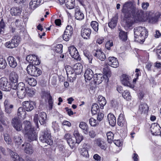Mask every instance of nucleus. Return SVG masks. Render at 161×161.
Returning <instances> with one entry per match:
<instances>
[{
    "label": "nucleus",
    "mask_w": 161,
    "mask_h": 161,
    "mask_svg": "<svg viewBox=\"0 0 161 161\" xmlns=\"http://www.w3.org/2000/svg\"><path fill=\"white\" fill-rule=\"evenodd\" d=\"M121 12L125 21V25L127 27H131L134 21H141L142 19V14H136V8L131 1L125 3Z\"/></svg>",
    "instance_id": "nucleus-1"
},
{
    "label": "nucleus",
    "mask_w": 161,
    "mask_h": 161,
    "mask_svg": "<svg viewBox=\"0 0 161 161\" xmlns=\"http://www.w3.org/2000/svg\"><path fill=\"white\" fill-rule=\"evenodd\" d=\"M134 33L135 40L140 42L144 40L148 32L145 27H139L134 29Z\"/></svg>",
    "instance_id": "nucleus-2"
},
{
    "label": "nucleus",
    "mask_w": 161,
    "mask_h": 161,
    "mask_svg": "<svg viewBox=\"0 0 161 161\" xmlns=\"http://www.w3.org/2000/svg\"><path fill=\"white\" fill-rule=\"evenodd\" d=\"M51 138V133L50 131L46 129L42 132L41 136L39 137V139L43 143L51 145L53 144V142Z\"/></svg>",
    "instance_id": "nucleus-3"
},
{
    "label": "nucleus",
    "mask_w": 161,
    "mask_h": 161,
    "mask_svg": "<svg viewBox=\"0 0 161 161\" xmlns=\"http://www.w3.org/2000/svg\"><path fill=\"white\" fill-rule=\"evenodd\" d=\"M28 73L31 76L37 77L42 73V71L39 68L33 65L29 64L26 69Z\"/></svg>",
    "instance_id": "nucleus-4"
},
{
    "label": "nucleus",
    "mask_w": 161,
    "mask_h": 161,
    "mask_svg": "<svg viewBox=\"0 0 161 161\" xmlns=\"http://www.w3.org/2000/svg\"><path fill=\"white\" fill-rule=\"evenodd\" d=\"M160 15V13L158 12H156L153 11L150 12L148 14V19L149 22L153 24L156 23L158 21Z\"/></svg>",
    "instance_id": "nucleus-5"
},
{
    "label": "nucleus",
    "mask_w": 161,
    "mask_h": 161,
    "mask_svg": "<svg viewBox=\"0 0 161 161\" xmlns=\"http://www.w3.org/2000/svg\"><path fill=\"white\" fill-rule=\"evenodd\" d=\"M1 84L2 85V89L4 91H9L11 88L14 89L13 84L8 82L7 79L5 77L2 78L1 79Z\"/></svg>",
    "instance_id": "nucleus-6"
},
{
    "label": "nucleus",
    "mask_w": 161,
    "mask_h": 161,
    "mask_svg": "<svg viewBox=\"0 0 161 161\" xmlns=\"http://www.w3.org/2000/svg\"><path fill=\"white\" fill-rule=\"evenodd\" d=\"M73 32V29L72 27L69 25H68L66 27L63 36L64 40L66 41H68L71 38Z\"/></svg>",
    "instance_id": "nucleus-7"
},
{
    "label": "nucleus",
    "mask_w": 161,
    "mask_h": 161,
    "mask_svg": "<svg viewBox=\"0 0 161 161\" xmlns=\"http://www.w3.org/2000/svg\"><path fill=\"white\" fill-rule=\"evenodd\" d=\"M18 78V75L14 71H12L9 75V79L11 83L13 84L14 89H15L17 88L16 85H17Z\"/></svg>",
    "instance_id": "nucleus-8"
},
{
    "label": "nucleus",
    "mask_w": 161,
    "mask_h": 161,
    "mask_svg": "<svg viewBox=\"0 0 161 161\" xmlns=\"http://www.w3.org/2000/svg\"><path fill=\"white\" fill-rule=\"evenodd\" d=\"M11 123L17 131H20L22 129V122L17 117H15L13 118Z\"/></svg>",
    "instance_id": "nucleus-9"
},
{
    "label": "nucleus",
    "mask_w": 161,
    "mask_h": 161,
    "mask_svg": "<svg viewBox=\"0 0 161 161\" xmlns=\"http://www.w3.org/2000/svg\"><path fill=\"white\" fill-rule=\"evenodd\" d=\"M68 51L71 56L75 59L78 60L80 59V57L76 48L74 46H72L69 47Z\"/></svg>",
    "instance_id": "nucleus-10"
},
{
    "label": "nucleus",
    "mask_w": 161,
    "mask_h": 161,
    "mask_svg": "<svg viewBox=\"0 0 161 161\" xmlns=\"http://www.w3.org/2000/svg\"><path fill=\"white\" fill-rule=\"evenodd\" d=\"M26 60L32 65H38L40 64V62L37 57L33 55H28L26 57Z\"/></svg>",
    "instance_id": "nucleus-11"
},
{
    "label": "nucleus",
    "mask_w": 161,
    "mask_h": 161,
    "mask_svg": "<svg viewBox=\"0 0 161 161\" xmlns=\"http://www.w3.org/2000/svg\"><path fill=\"white\" fill-rule=\"evenodd\" d=\"M93 54L94 56L102 61H104L106 58L105 54L101 49L94 50L93 52Z\"/></svg>",
    "instance_id": "nucleus-12"
},
{
    "label": "nucleus",
    "mask_w": 161,
    "mask_h": 161,
    "mask_svg": "<svg viewBox=\"0 0 161 161\" xmlns=\"http://www.w3.org/2000/svg\"><path fill=\"white\" fill-rule=\"evenodd\" d=\"M121 80L122 84L125 86L130 87L133 88L134 86L130 83L129 76L123 74L121 78Z\"/></svg>",
    "instance_id": "nucleus-13"
},
{
    "label": "nucleus",
    "mask_w": 161,
    "mask_h": 161,
    "mask_svg": "<svg viewBox=\"0 0 161 161\" xmlns=\"http://www.w3.org/2000/svg\"><path fill=\"white\" fill-rule=\"evenodd\" d=\"M37 136L36 132L34 131H28L26 134V138L28 141L31 142L37 139Z\"/></svg>",
    "instance_id": "nucleus-14"
},
{
    "label": "nucleus",
    "mask_w": 161,
    "mask_h": 161,
    "mask_svg": "<svg viewBox=\"0 0 161 161\" xmlns=\"http://www.w3.org/2000/svg\"><path fill=\"white\" fill-rule=\"evenodd\" d=\"M161 128L157 124H154L152 125L151 127V132L154 135L157 136L160 135L161 134Z\"/></svg>",
    "instance_id": "nucleus-15"
},
{
    "label": "nucleus",
    "mask_w": 161,
    "mask_h": 161,
    "mask_svg": "<svg viewBox=\"0 0 161 161\" xmlns=\"http://www.w3.org/2000/svg\"><path fill=\"white\" fill-rule=\"evenodd\" d=\"M22 147H24L23 149L24 152L27 154H31L33 152V150L31 145L28 143H25L22 145Z\"/></svg>",
    "instance_id": "nucleus-16"
},
{
    "label": "nucleus",
    "mask_w": 161,
    "mask_h": 161,
    "mask_svg": "<svg viewBox=\"0 0 161 161\" xmlns=\"http://www.w3.org/2000/svg\"><path fill=\"white\" fill-rule=\"evenodd\" d=\"M81 35L84 39L89 38L91 33V30L89 28H83L81 30Z\"/></svg>",
    "instance_id": "nucleus-17"
},
{
    "label": "nucleus",
    "mask_w": 161,
    "mask_h": 161,
    "mask_svg": "<svg viewBox=\"0 0 161 161\" xmlns=\"http://www.w3.org/2000/svg\"><path fill=\"white\" fill-rule=\"evenodd\" d=\"M5 107V111L7 114H10L12 111L14 106L10 104L8 100H6L4 103Z\"/></svg>",
    "instance_id": "nucleus-18"
},
{
    "label": "nucleus",
    "mask_w": 161,
    "mask_h": 161,
    "mask_svg": "<svg viewBox=\"0 0 161 161\" xmlns=\"http://www.w3.org/2000/svg\"><path fill=\"white\" fill-rule=\"evenodd\" d=\"M23 108L27 111H31L34 109L33 103L29 101L23 102Z\"/></svg>",
    "instance_id": "nucleus-19"
},
{
    "label": "nucleus",
    "mask_w": 161,
    "mask_h": 161,
    "mask_svg": "<svg viewBox=\"0 0 161 161\" xmlns=\"http://www.w3.org/2000/svg\"><path fill=\"white\" fill-rule=\"evenodd\" d=\"M149 107L146 103H141L139 106L138 113L140 114H145L148 112Z\"/></svg>",
    "instance_id": "nucleus-20"
},
{
    "label": "nucleus",
    "mask_w": 161,
    "mask_h": 161,
    "mask_svg": "<svg viewBox=\"0 0 161 161\" xmlns=\"http://www.w3.org/2000/svg\"><path fill=\"white\" fill-rule=\"evenodd\" d=\"M108 63L109 65L114 68L117 67L119 64L117 59L114 57H109L108 58Z\"/></svg>",
    "instance_id": "nucleus-21"
},
{
    "label": "nucleus",
    "mask_w": 161,
    "mask_h": 161,
    "mask_svg": "<svg viewBox=\"0 0 161 161\" xmlns=\"http://www.w3.org/2000/svg\"><path fill=\"white\" fill-rule=\"evenodd\" d=\"M93 71L90 69H88L86 70L84 74L85 81L89 80L93 77Z\"/></svg>",
    "instance_id": "nucleus-22"
},
{
    "label": "nucleus",
    "mask_w": 161,
    "mask_h": 161,
    "mask_svg": "<svg viewBox=\"0 0 161 161\" xmlns=\"http://www.w3.org/2000/svg\"><path fill=\"white\" fill-rule=\"evenodd\" d=\"M94 83L97 84H99L101 83L103 79H104L103 75L101 74L95 75L93 77Z\"/></svg>",
    "instance_id": "nucleus-23"
},
{
    "label": "nucleus",
    "mask_w": 161,
    "mask_h": 161,
    "mask_svg": "<svg viewBox=\"0 0 161 161\" xmlns=\"http://www.w3.org/2000/svg\"><path fill=\"white\" fill-rule=\"evenodd\" d=\"M47 118V114L45 112H42L39 113L38 119L41 125H43L45 123Z\"/></svg>",
    "instance_id": "nucleus-24"
},
{
    "label": "nucleus",
    "mask_w": 161,
    "mask_h": 161,
    "mask_svg": "<svg viewBox=\"0 0 161 161\" xmlns=\"http://www.w3.org/2000/svg\"><path fill=\"white\" fill-rule=\"evenodd\" d=\"M42 0H31L29 3L30 8L32 9H35L41 3Z\"/></svg>",
    "instance_id": "nucleus-25"
},
{
    "label": "nucleus",
    "mask_w": 161,
    "mask_h": 161,
    "mask_svg": "<svg viewBox=\"0 0 161 161\" xmlns=\"http://www.w3.org/2000/svg\"><path fill=\"white\" fill-rule=\"evenodd\" d=\"M24 125L25 126L24 129L26 132L28 131H33L34 130V127L31 125L29 121L26 120L24 121Z\"/></svg>",
    "instance_id": "nucleus-26"
},
{
    "label": "nucleus",
    "mask_w": 161,
    "mask_h": 161,
    "mask_svg": "<svg viewBox=\"0 0 161 161\" xmlns=\"http://www.w3.org/2000/svg\"><path fill=\"white\" fill-rule=\"evenodd\" d=\"M7 150L13 161H20L19 157L17 153L12 151L9 149H8Z\"/></svg>",
    "instance_id": "nucleus-27"
},
{
    "label": "nucleus",
    "mask_w": 161,
    "mask_h": 161,
    "mask_svg": "<svg viewBox=\"0 0 161 161\" xmlns=\"http://www.w3.org/2000/svg\"><path fill=\"white\" fill-rule=\"evenodd\" d=\"M108 119L109 124L112 126H114L116 123V119L114 115L111 114H109L108 115Z\"/></svg>",
    "instance_id": "nucleus-28"
},
{
    "label": "nucleus",
    "mask_w": 161,
    "mask_h": 161,
    "mask_svg": "<svg viewBox=\"0 0 161 161\" xmlns=\"http://www.w3.org/2000/svg\"><path fill=\"white\" fill-rule=\"evenodd\" d=\"M23 141V137L21 135L17 134L14 137V141L16 144L20 145Z\"/></svg>",
    "instance_id": "nucleus-29"
},
{
    "label": "nucleus",
    "mask_w": 161,
    "mask_h": 161,
    "mask_svg": "<svg viewBox=\"0 0 161 161\" xmlns=\"http://www.w3.org/2000/svg\"><path fill=\"white\" fill-rule=\"evenodd\" d=\"M9 65L11 67L15 68L17 64L16 60L12 56H9L7 58Z\"/></svg>",
    "instance_id": "nucleus-30"
},
{
    "label": "nucleus",
    "mask_w": 161,
    "mask_h": 161,
    "mask_svg": "<svg viewBox=\"0 0 161 161\" xmlns=\"http://www.w3.org/2000/svg\"><path fill=\"white\" fill-rule=\"evenodd\" d=\"M94 143L100 147L101 149L104 150L106 149L105 143L100 139H95L94 141Z\"/></svg>",
    "instance_id": "nucleus-31"
},
{
    "label": "nucleus",
    "mask_w": 161,
    "mask_h": 161,
    "mask_svg": "<svg viewBox=\"0 0 161 161\" xmlns=\"http://www.w3.org/2000/svg\"><path fill=\"white\" fill-rule=\"evenodd\" d=\"M65 3L66 7L69 9H73L75 6V0H65Z\"/></svg>",
    "instance_id": "nucleus-32"
},
{
    "label": "nucleus",
    "mask_w": 161,
    "mask_h": 161,
    "mask_svg": "<svg viewBox=\"0 0 161 161\" xmlns=\"http://www.w3.org/2000/svg\"><path fill=\"white\" fill-rule=\"evenodd\" d=\"M80 128L82 130L83 133L87 134L88 132V127L87 124L84 122H81L79 125Z\"/></svg>",
    "instance_id": "nucleus-33"
},
{
    "label": "nucleus",
    "mask_w": 161,
    "mask_h": 161,
    "mask_svg": "<svg viewBox=\"0 0 161 161\" xmlns=\"http://www.w3.org/2000/svg\"><path fill=\"white\" fill-rule=\"evenodd\" d=\"M74 135L76 139L75 143L77 144L80 143L83 139V136L80 135L77 130H75L74 131Z\"/></svg>",
    "instance_id": "nucleus-34"
},
{
    "label": "nucleus",
    "mask_w": 161,
    "mask_h": 161,
    "mask_svg": "<svg viewBox=\"0 0 161 161\" xmlns=\"http://www.w3.org/2000/svg\"><path fill=\"white\" fill-rule=\"evenodd\" d=\"M10 12L12 15L16 16L19 15L21 14V10L19 8L15 7L11 8Z\"/></svg>",
    "instance_id": "nucleus-35"
},
{
    "label": "nucleus",
    "mask_w": 161,
    "mask_h": 161,
    "mask_svg": "<svg viewBox=\"0 0 161 161\" xmlns=\"http://www.w3.org/2000/svg\"><path fill=\"white\" fill-rule=\"evenodd\" d=\"M73 69L76 73L80 74L82 71V66L80 63H76L73 66Z\"/></svg>",
    "instance_id": "nucleus-36"
},
{
    "label": "nucleus",
    "mask_w": 161,
    "mask_h": 161,
    "mask_svg": "<svg viewBox=\"0 0 161 161\" xmlns=\"http://www.w3.org/2000/svg\"><path fill=\"white\" fill-rule=\"evenodd\" d=\"M25 110L24 109L23 107H19L18 110L17 115L19 117L22 118L23 119L25 117L26 112Z\"/></svg>",
    "instance_id": "nucleus-37"
},
{
    "label": "nucleus",
    "mask_w": 161,
    "mask_h": 161,
    "mask_svg": "<svg viewBox=\"0 0 161 161\" xmlns=\"http://www.w3.org/2000/svg\"><path fill=\"white\" fill-rule=\"evenodd\" d=\"M75 18L78 20H81L84 18V14L77 8L75 10Z\"/></svg>",
    "instance_id": "nucleus-38"
},
{
    "label": "nucleus",
    "mask_w": 161,
    "mask_h": 161,
    "mask_svg": "<svg viewBox=\"0 0 161 161\" xmlns=\"http://www.w3.org/2000/svg\"><path fill=\"white\" fill-rule=\"evenodd\" d=\"M20 38L19 36H14L11 39L12 42H13L14 47H16L18 46L20 42Z\"/></svg>",
    "instance_id": "nucleus-39"
},
{
    "label": "nucleus",
    "mask_w": 161,
    "mask_h": 161,
    "mask_svg": "<svg viewBox=\"0 0 161 161\" xmlns=\"http://www.w3.org/2000/svg\"><path fill=\"white\" fill-rule=\"evenodd\" d=\"M20 38L19 36H14L11 39L12 42H13L14 47H16L18 46L20 42Z\"/></svg>",
    "instance_id": "nucleus-40"
},
{
    "label": "nucleus",
    "mask_w": 161,
    "mask_h": 161,
    "mask_svg": "<svg viewBox=\"0 0 161 161\" xmlns=\"http://www.w3.org/2000/svg\"><path fill=\"white\" fill-rule=\"evenodd\" d=\"M20 38L19 36H14L11 39L12 42H13L14 47H16L18 46L20 42Z\"/></svg>",
    "instance_id": "nucleus-41"
},
{
    "label": "nucleus",
    "mask_w": 161,
    "mask_h": 161,
    "mask_svg": "<svg viewBox=\"0 0 161 161\" xmlns=\"http://www.w3.org/2000/svg\"><path fill=\"white\" fill-rule=\"evenodd\" d=\"M98 102L100 106V108L103 109L104 106L106 103V101L105 98L102 96H99L98 97Z\"/></svg>",
    "instance_id": "nucleus-42"
},
{
    "label": "nucleus",
    "mask_w": 161,
    "mask_h": 161,
    "mask_svg": "<svg viewBox=\"0 0 161 161\" xmlns=\"http://www.w3.org/2000/svg\"><path fill=\"white\" fill-rule=\"evenodd\" d=\"M117 22V18L115 17H113L108 23L109 27L112 29H114L116 26Z\"/></svg>",
    "instance_id": "nucleus-43"
},
{
    "label": "nucleus",
    "mask_w": 161,
    "mask_h": 161,
    "mask_svg": "<svg viewBox=\"0 0 161 161\" xmlns=\"http://www.w3.org/2000/svg\"><path fill=\"white\" fill-rule=\"evenodd\" d=\"M70 69L72 70L71 67L70 66L65 67V69L66 71L67 76L69 77H71L72 78H74L75 76V73H74V71H73L72 70L71 71L70 70H69V69Z\"/></svg>",
    "instance_id": "nucleus-44"
},
{
    "label": "nucleus",
    "mask_w": 161,
    "mask_h": 161,
    "mask_svg": "<svg viewBox=\"0 0 161 161\" xmlns=\"http://www.w3.org/2000/svg\"><path fill=\"white\" fill-rule=\"evenodd\" d=\"M25 81H27L28 84L33 86H35L37 84V81L35 79L33 78H26Z\"/></svg>",
    "instance_id": "nucleus-45"
},
{
    "label": "nucleus",
    "mask_w": 161,
    "mask_h": 161,
    "mask_svg": "<svg viewBox=\"0 0 161 161\" xmlns=\"http://www.w3.org/2000/svg\"><path fill=\"white\" fill-rule=\"evenodd\" d=\"M103 74L104 75H103V77L104 78L107 77V80L108 81L109 80V77H110L111 76V72L110 70H109L107 68H104L103 70Z\"/></svg>",
    "instance_id": "nucleus-46"
},
{
    "label": "nucleus",
    "mask_w": 161,
    "mask_h": 161,
    "mask_svg": "<svg viewBox=\"0 0 161 161\" xmlns=\"http://www.w3.org/2000/svg\"><path fill=\"white\" fill-rule=\"evenodd\" d=\"M99 108L98 105L96 103L93 104L92 107L91 111L93 114H96L99 111Z\"/></svg>",
    "instance_id": "nucleus-47"
},
{
    "label": "nucleus",
    "mask_w": 161,
    "mask_h": 161,
    "mask_svg": "<svg viewBox=\"0 0 161 161\" xmlns=\"http://www.w3.org/2000/svg\"><path fill=\"white\" fill-rule=\"evenodd\" d=\"M125 120L122 114H120L118 119V124L120 126H123L125 123Z\"/></svg>",
    "instance_id": "nucleus-48"
},
{
    "label": "nucleus",
    "mask_w": 161,
    "mask_h": 161,
    "mask_svg": "<svg viewBox=\"0 0 161 161\" xmlns=\"http://www.w3.org/2000/svg\"><path fill=\"white\" fill-rule=\"evenodd\" d=\"M26 89L25 90L18 91L17 95L19 98L20 99L24 98L26 94Z\"/></svg>",
    "instance_id": "nucleus-49"
},
{
    "label": "nucleus",
    "mask_w": 161,
    "mask_h": 161,
    "mask_svg": "<svg viewBox=\"0 0 161 161\" xmlns=\"http://www.w3.org/2000/svg\"><path fill=\"white\" fill-rule=\"evenodd\" d=\"M119 37L122 41H126L127 38V33L123 31H120L119 33Z\"/></svg>",
    "instance_id": "nucleus-50"
},
{
    "label": "nucleus",
    "mask_w": 161,
    "mask_h": 161,
    "mask_svg": "<svg viewBox=\"0 0 161 161\" xmlns=\"http://www.w3.org/2000/svg\"><path fill=\"white\" fill-rule=\"evenodd\" d=\"M26 94L30 97L33 96L36 93V90L33 88H29L26 87Z\"/></svg>",
    "instance_id": "nucleus-51"
},
{
    "label": "nucleus",
    "mask_w": 161,
    "mask_h": 161,
    "mask_svg": "<svg viewBox=\"0 0 161 161\" xmlns=\"http://www.w3.org/2000/svg\"><path fill=\"white\" fill-rule=\"evenodd\" d=\"M107 136L108 142L111 143L113 140L114 134L112 132L109 131L107 133Z\"/></svg>",
    "instance_id": "nucleus-52"
},
{
    "label": "nucleus",
    "mask_w": 161,
    "mask_h": 161,
    "mask_svg": "<svg viewBox=\"0 0 161 161\" xmlns=\"http://www.w3.org/2000/svg\"><path fill=\"white\" fill-rule=\"evenodd\" d=\"M89 122L90 125L93 126H95L98 125L99 123V121L93 118H91L89 120Z\"/></svg>",
    "instance_id": "nucleus-53"
},
{
    "label": "nucleus",
    "mask_w": 161,
    "mask_h": 161,
    "mask_svg": "<svg viewBox=\"0 0 161 161\" xmlns=\"http://www.w3.org/2000/svg\"><path fill=\"white\" fill-rule=\"evenodd\" d=\"M122 95L123 97L127 100H130L131 97L130 93L127 90L125 91Z\"/></svg>",
    "instance_id": "nucleus-54"
},
{
    "label": "nucleus",
    "mask_w": 161,
    "mask_h": 161,
    "mask_svg": "<svg viewBox=\"0 0 161 161\" xmlns=\"http://www.w3.org/2000/svg\"><path fill=\"white\" fill-rule=\"evenodd\" d=\"M7 65V63L5 59L3 58H0V68L5 69Z\"/></svg>",
    "instance_id": "nucleus-55"
},
{
    "label": "nucleus",
    "mask_w": 161,
    "mask_h": 161,
    "mask_svg": "<svg viewBox=\"0 0 161 161\" xmlns=\"http://www.w3.org/2000/svg\"><path fill=\"white\" fill-rule=\"evenodd\" d=\"M16 88L15 89H17L18 91L25 90L26 87H25V84L22 82H20L16 85Z\"/></svg>",
    "instance_id": "nucleus-56"
},
{
    "label": "nucleus",
    "mask_w": 161,
    "mask_h": 161,
    "mask_svg": "<svg viewBox=\"0 0 161 161\" xmlns=\"http://www.w3.org/2000/svg\"><path fill=\"white\" fill-rule=\"evenodd\" d=\"M91 25L92 28L95 31H97L98 30V23L96 21H92L91 22Z\"/></svg>",
    "instance_id": "nucleus-57"
},
{
    "label": "nucleus",
    "mask_w": 161,
    "mask_h": 161,
    "mask_svg": "<svg viewBox=\"0 0 161 161\" xmlns=\"http://www.w3.org/2000/svg\"><path fill=\"white\" fill-rule=\"evenodd\" d=\"M4 139L6 143L8 144H10L12 142V140L9 135L7 134L4 135Z\"/></svg>",
    "instance_id": "nucleus-58"
},
{
    "label": "nucleus",
    "mask_w": 161,
    "mask_h": 161,
    "mask_svg": "<svg viewBox=\"0 0 161 161\" xmlns=\"http://www.w3.org/2000/svg\"><path fill=\"white\" fill-rule=\"evenodd\" d=\"M84 55L88 59L89 62L92 63V56L91 54L89 52L85 50L84 52Z\"/></svg>",
    "instance_id": "nucleus-59"
},
{
    "label": "nucleus",
    "mask_w": 161,
    "mask_h": 161,
    "mask_svg": "<svg viewBox=\"0 0 161 161\" xmlns=\"http://www.w3.org/2000/svg\"><path fill=\"white\" fill-rule=\"evenodd\" d=\"M5 46L9 48H14V45L13 44V42H12L11 40L10 41L8 42L5 43Z\"/></svg>",
    "instance_id": "nucleus-60"
},
{
    "label": "nucleus",
    "mask_w": 161,
    "mask_h": 161,
    "mask_svg": "<svg viewBox=\"0 0 161 161\" xmlns=\"http://www.w3.org/2000/svg\"><path fill=\"white\" fill-rule=\"evenodd\" d=\"M5 24L3 19H2L0 22V35L3 32Z\"/></svg>",
    "instance_id": "nucleus-61"
},
{
    "label": "nucleus",
    "mask_w": 161,
    "mask_h": 161,
    "mask_svg": "<svg viewBox=\"0 0 161 161\" xmlns=\"http://www.w3.org/2000/svg\"><path fill=\"white\" fill-rule=\"evenodd\" d=\"M67 142L70 147L71 148H73L75 144L74 139H73L72 138H71L69 140H68Z\"/></svg>",
    "instance_id": "nucleus-62"
},
{
    "label": "nucleus",
    "mask_w": 161,
    "mask_h": 161,
    "mask_svg": "<svg viewBox=\"0 0 161 161\" xmlns=\"http://www.w3.org/2000/svg\"><path fill=\"white\" fill-rule=\"evenodd\" d=\"M63 45L62 44H58L55 49V51L58 53H62Z\"/></svg>",
    "instance_id": "nucleus-63"
},
{
    "label": "nucleus",
    "mask_w": 161,
    "mask_h": 161,
    "mask_svg": "<svg viewBox=\"0 0 161 161\" xmlns=\"http://www.w3.org/2000/svg\"><path fill=\"white\" fill-rule=\"evenodd\" d=\"M81 155L83 157L87 158L89 155L88 151L85 148H83L81 150Z\"/></svg>",
    "instance_id": "nucleus-64"
}]
</instances>
